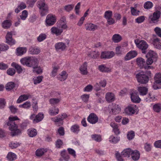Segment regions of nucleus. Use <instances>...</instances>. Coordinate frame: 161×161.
Masks as SVG:
<instances>
[{
    "label": "nucleus",
    "mask_w": 161,
    "mask_h": 161,
    "mask_svg": "<svg viewBox=\"0 0 161 161\" xmlns=\"http://www.w3.org/2000/svg\"><path fill=\"white\" fill-rule=\"evenodd\" d=\"M8 119L7 125L9 126V130L11 131V135L14 136L21 133V130L18 128V125L14 122L15 120H19V119L17 116H10L8 118Z\"/></svg>",
    "instance_id": "obj_1"
},
{
    "label": "nucleus",
    "mask_w": 161,
    "mask_h": 161,
    "mask_svg": "<svg viewBox=\"0 0 161 161\" xmlns=\"http://www.w3.org/2000/svg\"><path fill=\"white\" fill-rule=\"evenodd\" d=\"M37 6L39 9L42 16H44L48 12V8L44 0H39L37 3Z\"/></svg>",
    "instance_id": "obj_2"
},
{
    "label": "nucleus",
    "mask_w": 161,
    "mask_h": 161,
    "mask_svg": "<svg viewBox=\"0 0 161 161\" xmlns=\"http://www.w3.org/2000/svg\"><path fill=\"white\" fill-rule=\"evenodd\" d=\"M135 42L137 47L141 50L142 53H146L148 47V45L146 42L143 40H135Z\"/></svg>",
    "instance_id": "obj_3"
},
{
    "label": "nucleus",
    "mask_w": 161,
    "mask_h": 161,
    "mask_svg": "<svg viewBox=\"0 0 161 161\" xmlns=\"http://www.w3.org/2000/svg\"><path fill=\"white\" fill-rule=\"evenodd\" d=\"M138 82L141 84H146L149 80V77L144 74L143 72H140L136 75Z\"/></svg>",
    "instance_id": "obj_4"
},
{
    "label": "nucleus",
    "mask_w": 161,
    "mask_h": 161,
    "mask_svg": "<svg viewBox=\"0 0 161 161\" xmlns=\"http://www.w3.org/2000/svg\"><path fill=\"white\" fill-rule=\"evenodd\" d=\"M154 82L153 85L154 89L161 88V73L156 74L154 77Z\"/></svg>",
    "instance_id": "obj_5"
},
{
    "label": "nucleus",
    "mask_w": 161,
    "mask_h": 161,
    "mask_svg": "<svg viewBox=\"0 0 161 161\" xmlns=\"http://www.w3.org/2000/svg\"><path fill=\"white\" fill-rule=\"evenodd\" d=\"M149 41L156 48L159 49L161 48V39L157 38L155 36H153Z\"/></svg>",
    "instance_id": "obj_6"
},
{
    "label": "nucleus",
    "mask_w": 161,
    "mask_h": 161,
    "mask_svg": "<svg viewBox=\"0 0 161 161\" xmlns=\"http://www.w3.org/2000/svg\"><path fill=\"white\" fill-rule=\"evenodd\" d=\"M56 21V18L54 15L48 14L46 18V22L47 25L51 26L53 25Z\"/></svg>",
    "instance_id": "obj_7"
},
{
    "label": "nucleus",
    "mask_w": 161,
    "mask_h": 161,
    "mask_svg": "<svg viewBox=\"0 0 161 161\" xmlns=\"http://www.w3.org/2000/svg\"><path fill=\"white\" fill-rule=\"evenodd\" d=\"M136 110V105H130L128 106L125 109V113L128 115H132L134 114Z\"/></svg>",
    "instance_id": "obj_8"
},
{
    "label": "nucleus",
    "mask_w": 161,
    "mask_h": 161,
    "mask_svg": "<svg viewBox=\"0 0 161 161\" xmlns=\"http://www.w3.org/2000/svg\"><path fill=\"white\" fill-rule=\"evenodd\" d=\"M87 120L91 124H95L98 121V118L95 114L92 113L88 116Z\"/></svg>",
    "instance_id": "obj_9"
},
{
    "label": "nucleus",
    "mask_w": 161,
    "mask_h": 161,
    "mask_svg": "<svg viewBox=\"0 0 161 161\" xmlns=\"http://www.w3.org/2000/svg\"><path fill=\"white\" fill-rule=\"evenodd\" d=\"M160 12L157 10L153 13V15H150L149 18L152 22H157L158 21V19L160 17Z\"/></svg>",
    "instance_id": "obj_10"
},
{
    "label": "nucleus",
    "mask_w": 161,
    "mask_h": 161,
    "mask_svg": "<svg viewBox=\"0 0 161 161\" xmlns=\"http://www.w3.org/2000/svg\"><path fill=\"white\" fill-rule=\"evenodd\" d=\"M115 55L114 53L112 51L102 52L101 57L102 58L109 59L113 57Z\"/></svg>",
    "instance_id": "obj_11"
},
{
    "label": "nucleus",
    "mask_w": 161,
    "mask_h": 161,
    "mask_svg": "<svg viewBox=\"0 0 161 161\" xmlns=\"http://www.w3.org/2000/svg\"><path fill=\"white\" fill-rule=\"evenodd\" d=\"M137 55V52L135 50L131 51L126 55L125 57V60H128L136 57Z\"/></svg>",
    "instance_id": "obj_12"
},
{
    "label": "nucleus",
    "mask_w": 161,
    "mask_h": 161,
    "mask_svg": "<svg viewBox=\"0 0 161 161\" xmlns=\"http://www.w3.org/2000/svg\"><path fill=\"white\" fill-rule=\"evenodd\" d=\"M130 97L131 101L133 103H138L141 101V99L136 92H134L131 93Z\"/></svg>",
    "instance_id": "obj_13"
},
{
    "label": "nucleus",
    "mask_w": 161,
    "mask_h": 161,
    "mask_svg": "<svg viewBox=\"0 0 161 161\" xmlns=\"http://www.w3.org/2000/svg\"><path fill=\"white\" fill-rule=\"evenodd\" d=\"M51 31L52 34H55L57 36L61 35L63 32L62 29L60 28L58 26L53 27L51 28Z\"/></svg>",
    "instance_id": "obj_14"
},
{
    "label": "nucleus",
    "mask_w": 161,
    "mask_h": 161,
    "mask_svg": "<svg viewBox=\"0 0 161 161\" xmlns=\"http://www.w3.org/2000/svg\"><path fill=\"white\" fill-rule=\"evenodd\" d=\"M86 30L94 31L98 29V26L92 23H87L85 25Z\"/></svg>",
    "instance_id": "obj_15"
},
{
    "label": "nucleus",
    "mask_w": 161,
    "mask_h": 161,
    "mask_svg": "<svg viewBox=\"0 0 161 161\" xmlns=\"http://www.w3.org/2000/svg\"><path fill=\"white\" fill-rule=\"evenodd\" d=\"M131 158L134 161L138 160L140 157V153L137 150L132 151L131 153Z\"/></svg>",
    "instance_id": "obj_16"
},
{
    "label": "nucleus",
    "mask_w": 161,
    "mask_h": 161,
    "mask_svg": "<svg viewBox=\"0 0 161 161\" xmlns=\"http://www.w3.org/2000/svg\"><path fill=\"white\" fill-rule=\"evenodd\" d=\"M105 98L107 101L108 103L113 102L115 100L114 94L109 92L107 93L105 96Z\"/></svg>",
    "instance_id": "obj_17"
},
{
    "label": "nucleus",
    "mask_w": 161,
    "mask_h": 161,
    "mask_svg": "<svg viewBox=\"0 0 161 161\" xmlns=\"http://www.w3.org/2000/svg\"><path fill=\"white\" fill-rule=\"evenodd\" d=\"M87 64L86 62H85L80 68V70L81 73L82 75H86L88 73L87 71Z\"/></svg>",
    "instance_id": "obj_18"
},
{
    "label": "nucleus",
    "mask_w": 161,
    "mask_h": 161,
    "mask_svg": "<svg viewBox=\"0 0 161 161\" xmlns=\"http://www.w3.org/2000/svg\"><path fill=\"white\" fill-rule=\"evenodd\" d=\"M55 47L56 50H61L63 51L66 48V46L65 44L62 42L57 43L55 45Z\"/></svg>",
    "instance_id": "obj_19"
},
{
    "label": "nucleus",
    "mask_w": 161,
    "mask_h": 161,
    "mask_svg": "<svg viewBox=\"0 0 161 161\" xmlns=\"http://www.w3.org/2000/svg\"><path fill=\"white\" fill-rule=\"evenodd\" d=\"M59 112V109L55 107L50 108L48 111L49 114L51 116H54L58 114Z\"/></svg>",
    "instance_id": "obj_20"
},
{
    "label": "nucleus",
    "mask_w": 161,
    "mask_h": 161,
    "mask_svg": "<svg viewBox=\"0 0 161 161\" xmlns=\"http://www.w3.org/2000/svg\"><path fill=\"white\" fill-rule=\"evenodd\" d=\"M12 38V33L11 32H8L6 36V43L10 45H12L15 43V40H12V42H10L9 39H11Z\"/></svg>",
    "instance_id": "obj_21"
},
{
    "label": "nucleus",
    "mask_w": 161,
    "mask_h": 161,
    "mask_svg": "<svg viewBox=\"0 0 161 161\" xmlns=\"http://www.w3.org/2000/svg\"><path fill=\"white\" fill-rule=\"evenodd\" d=\"M29 95L23 94L20 96L16 101L17 103H20L29 99Z\"/></svg>",
    "instance_id": "obj_22"
},
{
    "label": "nucleus",
    "mask_w": 161,
    "mask_h": 161,
    "mask_svg": "<svg viewBox=\"0 0 161 161\" xmlns=\"http://www.w3.org/2000/svg\"><path fill=\"white\" fill-rule=\"evenodd\" d=\"M27 51V49L25 47H19L16 50V54L18 56H21L25 53Z\"/></svg>",
    "instance_id": "obj_23"
},
{
    "label": "nucleus",
    "mask_w": 161,
    "mask_h": 161,
    "mask_svg": "<svg viewBox=\"0 0 161 161\" xmlns=\"http://www.w3.org/2000/svg\"><path fill=\"white\" fill-rule=\"evenodd\" d=\"M147 58H149L153 59V60L157 61V55L156 53L152 51H150L146 55Z\"/></svg>",
    "instance_id": "obj_24"
},
{
    "label": "nucleus",
    "mask_w": 161,
    "mask_h": 161,
    "mask_svg": "<svg viewBox=\"0 0 161 161\" xmlns=\"http://www.w3.org/2000/svg\"><path fill=\"white\" fill-rule=\"evenodd\" d=\"M137 64L141 68H143L146 64L145 60L142 58H138L136 59Z\"/></svg>",
    "instance_id": "obj_25"
},
{
    "label": "nucleus",
    "mask_w": 161,
    "mask_h": 161,
    "mask_svg": "<svg viewBox=\"0 0 161 161\" xmlns=\"http://www.w3.org/2000/svg\"><path fill=\"white\" fill-rule=\"evenodd\" d=\"M132 151L130 148L125 149L121 152V155L124 157L128 158L131 154Z\"/></svg>",
    "instance_id": "obj_26"
},
{
    "label": "nucleus",
    "mask_w": 161,
    "mask_h": 161,
    "mask_svg": "<svg viewBox=\"0 0 161 161\" xmlns=\"http://www.w3.org/2000/svg\"><path fill=\"white\" fill-rule=\"evenodd\" d=\"M138 90L140 95L144 96L146 95L148 92V89L145 87H139Z\"/></svg>",
    "instance_id": "obj_27"
},
{
    "label": "nucleus",
    "mask_w": 161,
    "mask_h": 161,
    "mask_svg": "<svg viewBox=\"0 0 161 161\" xmlns=\"http://www.w3.org/2000/svg\"><path fill=\"white\" fill-rule=\"evenodd\" d=\"M6 157L8 160L13 161L16 159L17 155L14 153L9 152L7 154Z\"/></svg>",
    "instance_id": "obj_28"
},
{
    "label": "nucleus",
    "mask_w": 161,
    "mask_h": 161,
    "mask_svg": "<svg viewBox=\"0 0 161 161\" xmlns=\"http://www.w3.org/2000/svg\"><path fill=\"white\" fill-rule=\"evenodd\" d=\"M29 52L31 54H37L40 52V50L38 48L31 47L29 48Z\"/></svg>",
    "instance_id": "obj_29"
},
{
    "label": "nucleus",
    "mask_w": 161,
    "mask_h": 161,
    "mask_svg": "<svg viewBox=\"0 0 161 161\" xmlns=\"http://www.w3.org/2000/svg\"><path fill=\"white\" fill-rule=\"evenodd\" d=\"M68 77V74L65 71H63L58 76V79L61 81H63L66 79Z\"/></svg>",
    "instance_id": "obj_30"
},
{
    "label": "nucleus",
    "mask_w": 161,
    "mask_h": 161,
    "mask_svg": "<svg viewBox=\"0 0 161 161\" xmlns=\"http://www.w3.org/2000/svg\"><path fill=\"white\" fill-rule=\"evenodd\" d=\"M28 134L30 137H32L36 135L37 132L36 129L31 128L28 130Z\"/></svg>",
    "instance_id": "obj_31"
},
{
    "label": "nucleus",
    "mask_w": 161,
    "mask_h": 161,
    "mask_svg": "<svg viewBox=\"0 0 161 161\" xmlns=\"http://www.w3.org/2000/svg\"><path fill=\"white\" fill-rule=\"evenodd\" d=\"M99 55L98 51H93L88 53V56L91 58H96L98 57Z\"/></svg>",
    "instance_id": "obj_32"
},
{
    "label": "nucleus",
    "mask_w": 161,
    "mask_h": 161,
    "mask_svg": "<svg viewBox=\"0 0 161 161\" xmlns=\"http://www.w3.org/2000/svg\"><path fill=\"white\" fill-rule=\"evenodd\" d=\"M11 25V23L9 20H5L2 24V26L5 29L9 28Z\"/></svg>",
    "instance_id": "obj_33"
},
{
    "label": "nucleus",
    "mask_w": 161,
    "mask_h": 161,
    "mask_svg": "<svg viewBox=\"0 0 161 161\" xmlns=\"http://www.w3.org/2000/svg\"><path fill=\"white\" fill-rule=\"evenodd\" d=\"M47 151V150L46 149L40 148L37 149L36 152V154L38 156H42Z\"/></svg>",
    "instance_id": "obj_34"
},
{
    "label": "nucleus",
    "mask_w": 161,
    "mask_h": 161,
    "mask_svg": "<svg viewBox=\"0 0 161 161\" xmlns=\"http://www.w3.org/2000/svg\"><path fill=\"white\" fill-rule=\"evenodd\" d=\"M31 105L30 102L27 101L22 104H20L19 105V107L25 109H28L31 107Z\"/></svg>",
    "instance_id": "obj_35"
},
{
    "label": "nucleus",
    "mask_w": 161,
    "mask_h": 161,
    "mask_svg": "<svg viewBox=\"0 0 161 161\" xmlns=\"http://www.w3.org/2000/svg\"><path fill=\"white\" fill-rule=\"evenodd\" d=\"M70 130L72 132L76 134H77L80 130L79 126L76 124L73 125L71 127Z\"/></svg>",
    "instance_id": "obj_36"
},
{
    "label": "nucleus",
    "mask_w": 161,
    "mask_h": 161,
    "mask_svg": "<svg viewBox=\"0 0 161 161\" xmlns=\"http://www.w3.org/2000/svg\"><path fill=\"white\" fill-rule=\"evenodd\" d=\"M146 102H150L151 101H155L156 100L155 96L153 95L151 93H149L148 97L144 99Z\"/></svg>",
    "instance_id": "obj_37"
},
{
    "label": "nucleus",
    "mask_w": 161,
    "mask_h": 161,
    "mask_svg": "<svg viewBox=\"0 0 161 161\" xmlns=\"http://www.w3.org/2000/svg\"><path fill=\"white\" fill-rule=\"evenodd\" d=\"M30 57H25L20 59V61L21 63L28 67Z\"/></svg>",
    "instance_id": "obj_38"
},
{
    "label": "nucleus",
    "mask_w": 161,
    "mask_h": 161,
    "mask_svg": "<svg viewBox=\"0 0 161 161\" xmlns=\"http://www.w3.org/2000/svg\"><path fill=\"white\" fill-rule=\"evenodd\" d=\"M113 41L115 43L119 42L121 40V36L118 34H115L113 35L112 37Z\"/></svg>",
    "instance_id": "obj_39"
},
{
    "label": "nucleus",
    "mask_w": 161,
    "mask_h": 161,
    "mask_svg": "<svg viewBox=\"0 0 161 161\" xmlns=\"http://www.w3.org/2000/svg\"><path fill=\"white\" fill-rule=\"evenodd\" d=\"M119 140V137L111 136L109 138V141L114 143H116Z\"/></svg>",
    "instance_id": "obj_40"
},
{
    "label": "nucleus",
    "mask_w": 161,
    "mask_h": 161,
    "mask_svg": "<svg viewBox=\"0 0 161 161\" xmlns=\"http://www.w3.org/2000/svg\"><path fill=\"white\" fill-rule=\"evenodd\" d=\"M44 115L42 113H40L36 116V123L39 122L44 118Z\"/></svg>",
    "instance_id": "obj_41"
},
{
    "label": "nucleus",
    "mask_w": 161,
    "mask_h": 161,
    "mask_svg": "<svg viewBox=\"0 0 161 161\" xmlns=\"http://www.w3.org/2000/svg\"><path fill=\"white\" fill-rule=\"evenodd\" d=\"M12 65L15 68L18 73H21L23 71V69L21 66L18 64L13 63L12 64Z\"/></svg>",
    "instance_id": "obj_42"
},
{
    "label": "nucleus",
    "mask_w": 161,
    "mask_h": 161,
    "mask_svg": "<svg viewBox=\"0 0 161 161\" xmlns=\"http://www.w3.org/2000/svg\"><path fill=\"white\" fill-rule=\"evenodd\" d=\"M60 101L59 98H52L49 100V103L52 105H55L58 103Z\"/></svg>",
    "instance_id": "obj_43"
},
{
    "label": "nucleus",
    "mask_w": 161,
    "mask_h": 161,
    "mask_svg": "<svg viewBox=\"0 0 161 161\" xmlns=\"http://www.w3.org/2000/svg\"><path fill=\"white\" fill-rule=\"evenodd\" d=\"M61 155L62 158L66 161H68L69 159V156L68 154L66 153L65 150H64L61 152Z\"/></svg>",
    "instance_id": "obj_44"
},
{
    "label": "nucleus",
    "mask_w": 161,
    "mask_h": 161,
    "mask_svg": "<svg viewBox=\"0 0 161 161\" xmlns=\"http://www.w3.org/2000/svg\"><path fill=\"white\" fill-rule=\"evenodd\" d=\"M153 110L156 112H159L161 110V104H156L153 106Z\"/></svg>",
    "instance_id": "obj_45"
},
{
    "label": "nucleus",
    "mask_w": 161,
    "mask_h": 161,
    "mask_svg": "<svg viewBox=\"0 0 161 161\" xmlns=\"http://www.w3.org/2000/svg\"><path fill=\"white\" fill-rule=\"evenodd\" d=\"M15 86L14 83L13 82H11L8 83L6 86V89L7 90H11L13 89Z\"/></svg>",
    "instance_id": "obj_46"
},
{
    "label": "nucleus",
    "mask_w": 161,
    "mask_h": 161,
    "mask_svg": "<svg viewBox=\"0 0 161 161\" xmlns=\"http://www.w3.org/2000/svg\"><path fill=\"white\" fill-rule=\"evenodd\" d=\"M28 16V12L26 10L23 11L22 12V14L20 16V19L24 20Z\"/></svg>",
    "instance_id": "obj_47"
},
{
    "label": "nucleus",
    "mask_w": 161,
    "mask_h": 161,
    "mask_svg": "<svg viewBox=\"0 0 161 161\" xmlns=\"http://www.w3.org/2000/svg\"><path fill=\"white\" fill-rule=\"evenodd\" d=\"M92 139L97 142H100L102 140L101 137L100 135H93L91 136Z\"/></svg>",
    "instance_id": "obj_48"
},
{
    "label": "nucleus",
    "mask_w": 161,
    "mask_h": 161,
    "mask_svg": "<svg viewBox=\"0 0 161 161\" xmlns=\"http://www.w3.org/2000/svg\"><path fill=\"white\" fill-rule=\"evenodd\" d=\"M112 12L111 11L108 10L106 11L104 14V17L107 19L112 17Z\"/></svg>",
    "instance_id": "obj_49"
},
{
    "label": "nucleus",
    "mask_w": 161,
    "mask_h": 161,
    "mask_svg": "<svg viewBox=\"0 0 161 161\" xmlns=\"http://www.w3.org/2000/svg\"><path fill=\"white\" fill-rule=\"evenodd\" d=\"M153 6L152 3L150 1H147L146 2L144 5V7L145 8L149 9L151 8Z\"/></svg>",
    "instance_id": "obj_50"
},
{
    "label": "nucleus",
    "mask_w": 161,
    "mask_h": 161,
    "mask_svg": "<svg viewBox=\"0 0 161 161\" xmlns=\"http://www.w3.org/2000/svg\"><path fill=\"white\" fill-rule=\"evenodd\" d=\"M20 145L19 142H12L9 145V147L12 149H14Z\"/></svg>",
    "instance_id": "obj_51"
},
{
    "label": "nucleus",
    "mask_w": 161,
    "mask_h": 161,
    "mask_svg": "<svg viewBox=\"0 0 161 161\" xmlns=\"http://www.w3.org/2000/svg\"><path fill=\"white\" fill-rule=\"evenodd\" d=\"M110 126L113 128L114 132L116 133H119V130L118 129V126L117 124L114 123H111L110 124Z\"/></svg>",
    "instance_id": "obj_52"
},
{
    "label": "nucleus",
    "mask_w": 161,
    "mask_h": 161,
    "mask_svg": "<svg viewBox=\"0 0 161 161\" xmlns=\"http://www.w3.org/2000/svg\"><path fill=\"white\" fill-rule=\"evenodd\" d=\"M46 35L45 34H41L37 38V41L39 42H41L45 39Z\"/></svg>",
    "instance_id": "obj_53"
},
{
    "label": "nucleus",
    "mask_w": 161,
    "mask_h": 161,
    "mask_svg": "<svg viewBox=\"0 0 161 161\" xmlns=\"http://www.w3.org/2000/svg\"><path fill=\"white\" fill-rule=\"evenodd\" d=\"M33 71L34 72L38 74H39L42 72V69L40 67L37 66V67L33 68Z\"/></svg>",
    "instance_id": "obj_54"
},
{
    "label": "nucleus",
    "mask_w": 161,
    "mask_h": 161,
    "mask_svg": "<svg viewBox=\"0 0 161 161\" xmlns=\"http://www.w3.org/2000/svg\"><path fill=\"white\" fill-rule=\"evenodd\" d=\"M131 12V14L133 15H139L140 11L137 10L133 7H130Z\"/></svg>",
    "instance_id": "obj_55"
},
{
    "label": "nucleus",
    "mask_w": 161,
    "mask_h": 161,
    "mask_svg": "<svg viewBox=\"0 0 161 161\" xmlns=\"http://www.w3.org/2000/svg\"><path fill=\"white\" fill-rule=\"evenodd\" d=\"M6 102L5 100L3 98H0V108L2 109L4 108L5 106Z\"/></svg>",
    "instance_id": "obj_56"
},
{
    "label": "nucleus",
    "mask_w": 161,
    "mask_h": 161,
    "mask_svg": "<svg viewBox=\"0 0 161 161\" xmlns=\"http://www.w3.org/2000/svg\"><path fill=\"white\" fill-rule=\"evenodd\" d=\"M135 136V133L133 131H131L129 132L127 135V138L129 140H132Z\"/></svg>",
    "instance_id": "obj_57"
},
{
    "label": "nucleus",
    "mask_w": 161,
    "mask_h": 161,
    "mask_svg": "<svg viewBox=\"0 0 161 161\" xmlns=\"http://www.w3.org/2000/svg\"><path fill=\"white\" fill-rule=\"evenodd\" d=\"M99 69L102 72H108V69L105 66L103 65H100L98 67Z\"/></svg>",
    "instance_id": "obj_58"
},
{
    "label": "nucleus",
    "mask_w": 161,
    "mask_h": 161,
    "mask_svg": "<svg viewBox=\"0 0 161 161\" xmlns=\"http://www.w3.org/2000/svg\"><path fill=\"white\" fill-rule=\"evenodd\" d=\"M0 48L1 51H5L9 48V47L7 45L2 44H0Z\"/></svg>",
    "instance_id": "obj_59"
},
{
    "label": "nucleus",
    "mask_w": 161,
    "mask_h": 161,
    "mask_svg": "<svg viewBox=\"0 0 161 161\" xmlns=\"http://www.w3.org/2000/svg\"><path fill=\"white\" fill-rule=\"evenodd\" d=\"M74 5H68L65 6L64 9L67 12L71 11L73 8Z\"/></svg>",
    "instance_id": "obj_60"
},
{
    "label": "nucleus",
    "mask_w": 161,
    "mask_h": 161,
    "mask_svg": "<svg viewBox=\"0 0 161 161\" xmlns=\"http://www.w3.org/2000/svg\"><path fill=\"white\" fill-rule=\"evenodd\" d=\"M58 69V68L57 67H54L53 68V70L52 72L51 76L52 77H54L56 75Z\"/></svg>",
    "instance_id": "obj_61"
},
{
    "label": "nucleus",
    "mask_w": 161,
    "mask_h": 161,
    "mask_svg": "<svg viewBox=\"0 0 161 161\" xmlns=\"http://www.w3.org/2000/svg\"><path fill=\"white\" fill-rule=\"evenodd\" d=\"M92 88L93 87L91 85H88L84 88V91L85 92H90L92 91Z\"/></svg>",
    "instance_id": "obj_62"
},
{
    "label": "nucleus",
    "mask_w": 161,
    "mask_h": 161,
    "mask_svg": "<svg viewBox=\"0 0 161 161\" xmlns=\"http://www.w3.org/2000/svg\"><path fill=\"white\" fill-rule=\"evenodd\" d=\"M154 30L156 34L159 37H161V29L158 27H156L154 29Z\"/></svg>",
    "instance_id": "obj_63"
},
{
    "label": "nucleus",
    "mask_w": 161,
    "mask_h": 161,
    "mask_svg": "<svg viewBox=\"0 0 161 161\" xmlns=\"http://www.w3.org/2000/svg\"><path fill=\"white\" fill-rule=\"evenodd\" d=\"M7 74L10 75H14L15 73V70L13 68H9L7 71Z\"/></svg>",
    "instance_id": "obj_64"
}]
</instances>
